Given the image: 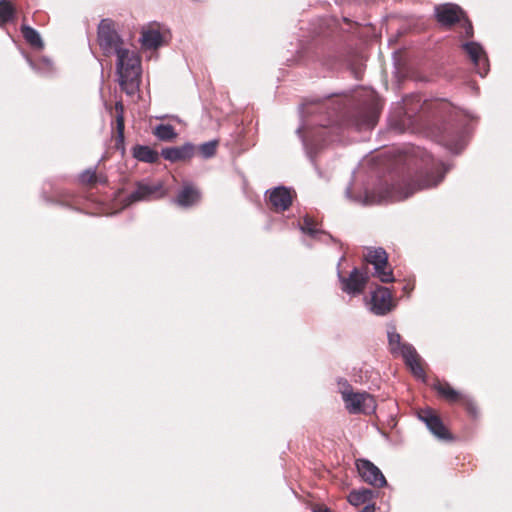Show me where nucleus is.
<instances>
[{"instance_id": "32", "label": "nucleus", "mask_w": 512, "mask_h": 512, "mask_svg": "<svg viewBox=\"0 0 512 512\" xmlns=\"http://www.w3.org/2000/svg\"><path fill=\"white\" fill-rule=\"evenodd\" d=\"M465 34L467 37H471L473 35V27L468 20H465Z\"/></svg>"}, {"instance_id": "14", "label": "nucleus", "mask_w": 512, "mask_h": 512, "mask_svg": "<svg viewBox=\"0 0 512 512\" xmlns=\"http://www.w3.org/2000/svg\"><path fill=\"white\" fill-rule=\"evenodd\" d=\"M462 47L475 65L477 73L484 77L489 71V63L483 47L477 42H467Z\"/></svg>"}, {"instance_id": "18", "label": "nucleus", "mask_w": 512, "mask_h": 512, "mask_svg": "<svg viewBox=\"0 0 512 512\" xmlns=\"http://www.w3.org/2000/svg\"><path fill=\"white\" fill-rule=\"evenodd\" d=\"M342 290L349 295H358L362 293L367 283V276L360 273L359 270L351 271L348 278H340Z\"/></svg>"}, {"instance_id": "4", "label": "nucleus", "mask_w": 512, "mask_h": 512, "mask_svg": "<svg viewBox=\"0 0 512 512\" xmlns=\"http://www.w3.org/2000/svg\"><path fill=\"white\" fill-rule=\"evenodd\" d=\"M388 343L391 353L401 356L411 372L417 378L423 379L425 374L418 353L412 345L401 342V336L394 327L388 330Z\"/></svg>"}, {"instance_id": "29", "label": "nucleus", "mask_w": 512, "mask_h": 512, "mask_svg": "<svg viewBox=\"0 0 512 512\" xmlns=\"http://www.w3.org/2000/svg\"><path fill=\"white\" fill-rule=\"evenodd\" d=\"M218 146L217 140L205 142L199 146V152L203 158L209 159L215 155Z\"/></svg>"}, {"instance_id": "37", "label": "nucleus", "mask_w": 512, "mask_h": 512, "mask_svg": "<svg viewBox=\"0 0 512 512\" xmlns=\"http://www.w3.org/2000/svg\"><path fill=\"white\" fill-rule=\"evenodd\" d=\"M313 512H331V511L327 508H318V509H315Z\"/></svg>"}, {"instance_id": "35", "label": "nucleus", "mask_w": 512, "mask_h": 512, "mask_svg": "<svg viewBox=\"0 0 512 512\" xmlns=\"http://www.w3.org/2000/svg\"><path fill=\"white\" fill-rule=\"evenodd\" d=\"M391 125H393L394 128L399 130V131H403L404 130V126H405L404 123H391Z\"/></svg>"}, {"instance_id": "15", "label": "nucleus", "mask_w": 512, "mask_h": 512, "mask_svg": "<svg viewBox=\"0 0 512 512\" xmlns=\"http://www.w3.org/2000/svg\"><path fill=\"white\" fill-rule=\"evenodd\" d=\"M419 419L423 421L430 432L439 439H450V434L445 428L441 419L431 409H424L419 412Z\"/></svg>"}, {"instance_id": "25", "label": "nucleus", "mask_w": 512, "mask_h": 512, "mask_svg": "<svg viewBox=\"0 0 512 512\" xmlns=\"http://www.w3.org/2000/svg\"><path fill=\"white\" fill-rule=\"evenodd\" d=\"M154 135L161 141H171L176 138L177 133L170 124H159L154 128Z\"/></svg>"}, {"instance_id": "17", "label": "nucleus", "mask_w": 512, "mask_h": 512, "mask_svg": "<svg viewBox=\"0 0 512 512\" xmlns=\"http://www.w3.org/2000/svg\"><path fill=\"white\" fill-rule=\"evenodd\" d=\"M438 22L445 26H451L463 17L462 9L452 3H445L435 7Z\"/></svg>"}, {"instance_id": "6", "label": "nucleus", "mask_w": 512, "mask_h": 512, "mask_svg": "<svg viewBox=\"0 0 512 512\" xmlns=\"http://www.w3.org/2000/svg\"><path fill=\"white\" fill-rule=\"evenodd\" d=\"M165 195L161 181L142 180L136 183L135 189L126 196L121 197L123 207L142 201H154Z\"/></svg>"}, {"instance_id": "5", "label": "nucleus", "mask_w": 512, "mask_h": 512, "mask_svg": "<svg viewBox=\"0 0 512 512\" xmlns=\"http://www.w3.org/2000/svg\"><path fill=\"white\" fill-rule=\"evenodd\" d=\"M339 391L349 413L371 414L375 412L376 401L369 393L354 392L346 381L339 382Z\"/></svg>"}, {"instance_id": "11", "label": "nucleus", "mask_w": 512, "mask_h": 512, "mask_svg": "<svg viewBox=\"0 0 512 512\" xmlns=\"http://www.w3.org/2000/svg\"><path fill=\"white\" fill-rule=\"evenodd\" d=\"M265 195L268 208L276 213L286 211L293 202V191L284 186L268 189Z\"/></svg>"}, {"instance_id": "1", "label": "nucleus", "mask_w": 512, "mask_h": 512, "mask_svg": "<svg viewBox=\"0 0 512 512\" xmlns=\"http://www.w3.org/2000/svg\"><path fill=\"white\" fill-rule=\"evenodd\" d=\"M415 154L421 158L425 165V171L417 185L407 181L397 182L392 185L380 186L377 190L365 191L356 197H352L351 189L347 188L346 196L361 205H374L387 202L401 201L411 196L417 189L437 186L444 178L449 167L435 159L430 153L417 149Z\"/></svg>"}, {"instance_id": "30", "label": "nucleus", "mask_w": 512, "mask_h": 512, "mask_svg": "<svg viewBox=\"0 0 512 512\" xmlns=\"http://www.w3.org/2000/svg\"><path fill=\"white\" fill-rule=\"evenodd\" d=\"M96 180V169L89 168L79 175V182L84 185H94Z\"/></svg>"}, {"instance_id": "27", "label": "nucleus", "mask_w": 512, "mask_h": 512, "mask_svg": "<svg viewBox=\"0 0 512 512\" xmlns=\"http://www.w3.org/2000/svg\"><path fill=\"white\" fill-rule=\"evenodd\" d=\"M116 115V129L118 142L124 141V107L121 102L115 104Z\"/></svg>"}, {"instance_id": "3", "label": "nucleus", "mask_w": 512, "mask_h": 512, "mask_svg": "<svg viewBox=\"0 0 512 512\" xmlns=\"http://www.w3.org/2000/svg\"><path fill=\"white\" fill-rule=\"evenodd\" d=\"M116 73L119 85L129 96L135 95L141 82V60L134 50L126 46L117 54Z\"/></svg>"}, {"instance_id": "13", "label": "nucleus", "mask_w": 512, "mask_h": 512, "mask_svg": "<svg viewBox=\"0 0 512 512\" xmlns=\"http://www.w3.org/2000/svg\"><path fill=\"white\" fill-rule=\"evenodd\" d=\"M357 470L362 479L375 487L386 485V479L380 469L368 460H358L356 462Z\"/></svg>"}, {"instance_id": "9", "label": "nucleus", "mask_w": 512, "mask_h": 512, "mask_svg": "<svg viewBox=\"0 0 512 512\" xmlns=\"http://www.w3.org/2000/svg\"><path fill=\"white\" fill-rule=\"evenodd\" d=\"M365 260L373 265L374 273L373 275L378 278L383 283H391L394 282L395 278L393 275V270L388 264V254L386 251L381 248H366V253L364 255Z\"/></svg>"}, {"instance_id": "33", "label": "nucleus", "mask_w": 512, "mask_h": 512, "mask_svg": "<svg viewBox=\"0 0 512 512\" xmlns=\"http://www.w3.org/2000/svg\"><path fill=\"white\" fill-rule=\"evenodd\" d=\"M108 182V179L105 175L103 174H97L96 173V180H95V184L99 183V184H106Z\"/></svg>"}, {"instance_id": "21", "label": "nucleus", "mask_w": 512, "mask_h": 512, "mask_svg": "<svg viewBox=\"0 0 512 512\" xmlns=\"http://www.w3.org/2000/svg\"><path fill=\"white\" fill-rule=\"evenodd\" d=\"M21 32H22V35H23L24 39L26 40V42L29 43L33 48L38 49V50L43 49V47H44L43 40L41 38V35L39 34V32L36 29H34L28 25H22Z\"/></svg>"}, {"instance_id": "19", "label": "nucleus", "mask_w": 512, "mask_h": 512, "mask_svg": "<svg viewBox=\"0 0 512 512\" xmlns=\"http://www.w3.org/2000/svg\"><path fill=\"white\" fill-rule=\"evenodd\" d=\"M195 147L191 143H185L180 147H168L161 151V156L170 162H178L192 158Z\"/></svg>"}, {"instance_id": "28", "label": "nucleus", "mask_w": 512, "mask_h": 512, "mask_svg": "<svg viewBox=\"0 0 512 512\" xmlns=\"http://www.w3.org/2000/svg\"><path fill=\"white\" fill-rule=\"evenodd\" d=\"M436 389L440 395H442L449 401L454 402L458 401L461 398L460 394L448 384H439L436 386Z\"/></svg>"}, {"instance_id": "26", "label": "nucleus", "mask_w": 512, "mask_h": 512, "mask_svg": "<svg viewBox=\"0 0 512 512\" xmlns=\"http://www.w3.org/2000/svg\"><path fill=\"white\" fill-rule=\"evenodd\" d=\"M15 15V9L8 0H0V26L11 21Z\"/></svg>"}, {"instance_id": "38", "label": "nucleus", "mask_w": 512, "mask_h": 512, "mask_svg": "<svg viewBox=\"0 0 512 512\" xmlns=\"http://www.w3.org/2000/svg\"><path fill=\"white\" fill-rule=\"evenodd\" d=\"M403 109H404L403 107H400L401 113L403 112L404 114H406V112L403 111Z\"/></svg>"}, {"instance_id": "23", "label": "nucleus", "mask_w": 512, "mask_h": 512, "mask_svg": "<svg viewBox=\"0 0 512 512\" xmlns=\"http://www.w3.org/2000/svg\"><path fill=\"white\" fill-rule=\"evenodd\" d=\"M29 66L41 75H49L53 72V62L48 57H41L37 62L27 58Z\"/></svg>"}, {"instance_id": "10", "label": "nucleus", "mask_w": 512, "mask_h": 512, "mask_svg": "<svg viewBox=\"0 0 512 512\" xmlns=\"http://www.w3.org/2000/svg\"><path fill=\"white\" fill-rule=\"evenodd\" d=\"M380 110L379 102L372 99L367 105L352 114L349 123L357 130L372 129L378 121Z\"/></svg>"}, {"instance_id": "24", "label": "nucleus", "mask_w": 512, "mask_h": 512, "mask_svg": "<svg viewBox=\"0 0 512 512\" xmlns=\"http://www.w3.org/2000/svg\"><path fill=\"white\" fill-rule=\"evenodd\" d=\"M373 496L370 489H360L352 491L348 496V501L353 506H359L369 501Z\"/></svg>"}, {"instance_id": "8", "label": "nucleus", "mask_w": 512, "mask_h": 512, "mask_svg": "<svg viewBox=\"0 0 512 512\" xmlns=\"http://www.w3.org/2000/svg\"><path fill=\"white\" fill-rule=\"evenodd\" d=\"M98 43L104 55H116L125 45L110 20H101L98 26Z\"/></svg>"}, {"instance_id": "31", "label": "nucleus", "mask_w": 512, "mask_h": 512, "mask_svg": "<svg viewBox=\"0 0 512 512\" xmlns=\"http://www.w3.org/2000/svg\"><path fill=\"white\" fill-rule=\"evenodd\" d=\"M300 229L303 234L309 235L311 237H316L320 233V230L317 229V226L302 225V226H300Z\"/></svg>"}, {"instance_id": "12", "label": "nucleus", "mask_w": 512, "mask_h": 512, "mask_svg": "<svg viewBox=\"0 0 512 512\" xmlns=\"http://www.w3.org/2000/svg\"><path fill=\"white\" fill-rule=\"evenodd\" d=\"M368 307L369 310L376 315L389 313L395 307L391 291L386 287H377L371 293Z\"/></svg>"}, {"instance_id": "34", "label": "nucleus", "mask_w": 512, "mask_h": 512, "mask_svg": "<svg viewBox=\"0 0 512 512\" xmlns=\"http://www.w3.org/2000/svg\"><path fill=\"white\" fill-rule=\"evenodd\" d=\"M303 224H306V225L317 224V222L314 219H312L309 215H305Z\"/></svg>"}, {"instance_id": "7", "label": "nucleus", "mask_w": 512, "mask_h": 512, "mask_svg": "<svg viewBox=\"0 0 512 512\" xmlns=\"http://www.w3.org/2000/svg\"><path fill=\"white\" fill-rule=\"evenodd\" d=\"M469 133L466 118H461L457 123L445 127L440 136V142L450 152L458 154L464 149Z\"/></svg>"}, {"instance_id": "20", "label": "nucleus", "mask_w": 512, "mask_h": 512, "mask_svg": "<svg viewBox=\"0 0 512 512\" xmlns=\"http://www.w3.org/2000/svg\"><path fill=\"white\" fill-rule=\"evenodd\" d=\"M140 41L145 49H157L162 45L163 37L158 30L149 29L142 32Z\"/></svg>"}, {"instance_id": "36", "label": "nucleus", "mask_w": 512, "mask_h": 512, "mask_svg": "<svg viewBox=\"0 0 512 512\" xmlns=\"http://www.w3.org/2000/svg\"><path fill=\"white\" fill-rule=\"evenodd\" d=\"M361 512H374V507L373 506H366L362 509Z\"/></svg>"}, {"instance_id": "22", "label": "nucleus", "mask_w": 512, "mask_h": 512, "mask_svg": "<svg viewBox=\"0 0 512 512\" xmlns=\"http://www.w3.org/2000/svg\"><path fill=\"white\" fill-rule=\"evenodd\" d=\"M133 156L142 162L155 163L158 161L159 154L148 146L137 145L133 150Z\"/></svg>"}, {"instance_id": "2", "label": "nucleus", "mask_w": 512, "mask_h": 512, "mask_svg": "<svg viewBox=\"0 0 512 512\" xmlns=\"http://www.w3.org/2000/svg\"><path fill=\"white\" fill-rule=\"evenodd\" d=\"M327 109V103L314 100L308 101L300 107L301 125L296 132L302 139L306 153L311 161H314L313 154L318 149L320 140H324L326 127L330 124V120L317 121L313 117L315 114H320Z\"/></svg>"}, {"instance_id": "16", "label": "nucleus", "mask_w": 512, "mask_h": 512, "mask_svg": "<svg viewBox=\"0 0 512 512\" xmlns=\"http://www.w3.org/2000/svg\"><path fill=\"white\" fill-rule=\"evenodd\" d=\"M201 200V191L197 186L190 182H186L178 190L174 202L183 208L197 205Z\"/></svg>"}]
</instances>
